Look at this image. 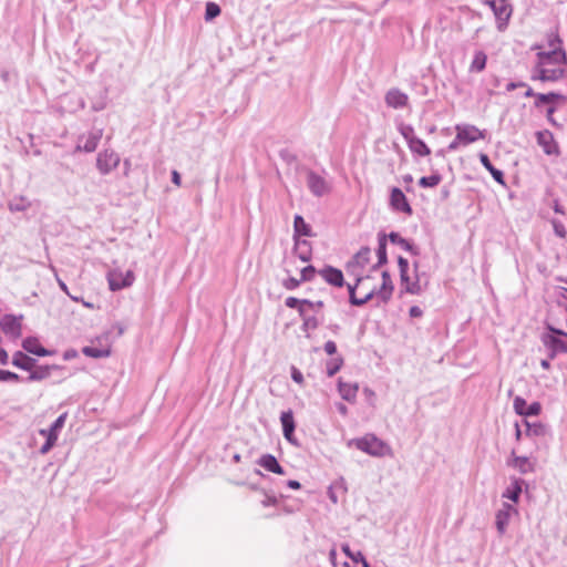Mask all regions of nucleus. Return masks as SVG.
<instances>
[{
	"label": "nucleus",
	"instance_id": "a18cd8bd",
	"mask_svg": "<svg viewBox=\"0 0 567 567\" xmlns=\"http://www.w3.org/2000/svg\"><path fill=\"white\" fill-rule=\"evenodd\" d=\"M342 551L349 557L351 558L354 563H363V560H365L364 556L362 555L361 551H358V553H352L350 550V547L349 545H342Z\"/></svg>",
	"mask_w": 567,
	"mask_h": 567
},
{
	"label": "nucleus",
	"instance_id": "49530a36",
	"mask_svg": "<svg viewBox=\"0 0 567 567\" xmlns=\"http://www.w3.org/2000/svg\"><path fill=\"white\" fill-rule=\"evenodd\" d=\"M375 296L378 297V290H377V288H373L363 298H358L357 300H352V305L358 306V307L363 306L367 302H369L370 300H372V298Z\"/></svg>",
	"mask_w": 567,
	"mask_h": 567
},
{
	"label": "nucleus",
	"instance_id": "c03bdc74",
	"mask_svg": "<svg viewBox=\"0 0 567 567\" xmlns=\"http://www.w3.org/2000/svg\"><path fill=\"white\" fill-rule=\"evenodd\" d=\"M220 14V8L214 2H207L205 10V19L207 21L215 19Z\"/></svg>",
	"mask_w": 567,
	"mask_h": 567
},
{
	"label": "nucleus",
	"instance_id": "f257e3e1",
	"mask_svg": "<svg viewBox=\"0 0 567 567\" xmlns=\"http://www.w3.org/2000/svg\"><path fill=\"white\" fill-rule=\"evenodd\" d=\"M560 42V39L556 37L554 40L549 41L550 51L537 53V63L530 75L533 81L557 82L564 78L567 55L566 52L558 47Z\"/></svg>",
	"mask_w": 567,
	"mask_h": 567
},
{
	"label": "nucleus",
	"instance_id": "ddd939ff",
	"mask_svg": "<svg viewBox=\"0 0 567 567\" xmlns=\"http://www.w3.org/2000/svg\"><path fill=\"white\" fill-rule=\"evenodd\" d=\"M280 422L282 425L284 437L291 444L298 446L297 439L295 437L296 423L291 410L285 411L280 415Z\"/></svg>",
	"mask_w": 567,
	"mask_h": 567
},
{
	"label": "nucleus",
	"instance_id": "a19ab883",
	"mask_svg": "<svg viewBox=\"0 0 567 567\" xmlns=\"http://www.w3.org/2000/svg\"><path fill=\"white\" fill-rule=\"evenodd\" d=\"M50 375V367H38L37 369H32L31 373L28 378L29 381H40L47 379Z\"/></svg>",
	"mask_w": 567,
	"mask_h": 567
},
{
	"label": "nucleus",
	"instance_id": "3c124183",
	"mask_svg": "<svg viewBox=\"0 0 567 567\" xmlns=\"http://www.w3.org/2000/svg\"><path fill=\"white\" fill-rule=\"evenodd\" d=\"M19 375L8 370H0V382L19 381Z\"/></svg>",
	"mask_w": 567,
	"mask_h": 567
},
{
	"label": "nucleus",
	"instance_id": "09e8293b",
	"mask_svg": "<svg viewBox=\"0 0 567 567\" xmlns=\"http://www.w3.org/2000/svg\"><path fill=\"white\" fill-rule=\"evenodd\" d=\"M317 270L313 266H307L301 270V281H310L315 277Z\"/></svg>",
	"mask_w": 567,
	"mask_h": 567
},
{
	"label": "nucleus",
	"instance_id": "c85d7f7f",
	"mask_svg": "<svg viewBox=\"0 0 567 567\" xmlns=\"http://www.w3.org/2000/svg\"><path fill=\"white\" fill-rule=\"evenodd\" d=\"M12 364L22 370L31 371L34 368L35 360L18 351L13 355Z\"/></svg>",
	"mask_w": 567,
	"mask_h": 567
},
{
	"label": "nucleus",
	"instance_id": "6e6d98bb",
	"mask_svg": "<svg viewBox=\"0 0 567 567\" xmlns=\"http://www.w3.org/2000/svg\"><path fill=\"white\" fill-rule=\"evenodd\" d=\"M277 503H278L277 497L274 495H269V494H266L265 498L261 501V504L265 507L275 506V505H277Z\"/></svg>",
	"mask_w": 567,
	"mask_h": 567
},
{
	"label": "nucleus",
	"instance_id": "4be33fe9",
	"mask_svg": "<svg viewBox=\"0 0 567 567\" xmlns=\"http://www.w3.org/2000/svg\"><path fill=\"white\" fill-rule=\"evenodd\" d=\"M394 286L391 276L388 271H382V285L378 290V297L383 301L388 302L393 292Z\"/></svg>",
	"mask_w": 567,
	"mask_h": 567
},
{
	"label": "nucleus",
	"instance_id": "4468645a",
	"mask_svg": "<svg viewBox=\"0 0 567 567\" xmlns=\"http://www.w3.org/2000/svg\"><path fill=\"white\" fill-rule=\"evenodd\" d=\"M390 205L396 212H402V213H405L408 215L412 214V208H411V206H410V204H409V202L406 199V196L398 187H393L391 189Z\"/></svg>",
	"mask_w": 567,
	"mask_h": 567
},
{
	"label": "nucleus",
	"instance_id": "f03ea898",
	"mask_svg": "<svg viewBox=\"0 0 567 567\" xmlns=\"http://www.w3.org/2000/svg\"><path fill=\"white\" fill-rule=\"evenodd\" d=\"M352 444H354L358 450L375 457H381L390 453V447L373 434H367L363 437L353 440Z\"/></svg>",
	"mask_w": 567,
	"mask_h": 567
},
{
	"label": "nucleus",
	"instance_id": "774afa93",
	"mask_svg": "<svg viewBox=\"0 0 567 567\" xmlns=\"http://www.w3.org/2000/svg\"><path fill=\"white\" fill-rule=\"evenodd\" d=\"M58 284H59V287L60 289L65 292L66 295H69V288L66 286V284L64 281H62L61 279H58Z\"/></svg>",
	"mask_w": 567,
	"mask_h": 567
},
{
	"label": "nucleus",
	"instance_id": "de8ad7c7",
	"mask_svg": "<svg viewBox=\"0 0 567 567\" xmlns=\"http://www.w3.org/2000/svg\"><path fill=\"white\" fill-rule=\"evenodd\" d=\"M302 305L309 309V313L318 312L323 307V301H310L308 299H303Z\"/></svg>",
	"mask_w": 567,
	"mask_h": 567
},
{
	"label": "nucleus",
	"instance_id": "393cba45",
	"mask_svg": "<svg viewBox=\"0 0 567 567\" xmlns=\"http://www.w3.org/2000/svg\"><path fill=\"white\" fill-rule=\"evenodd\" d=\"M359 386L357 383H347L339 380L338 391L341 398L348 402H354Z\"/></svg>",
	"mask_w": 567,
	"mask_h": 567
},
{
	"label": "nucleus",
	"instance_id": "473e14b6",
	"mask_svg": "<svg viewBox=\"0 0 567 567\" xmlns=\"http://www.w3.org/2000/svg\"><path fill=\"white\" fill-rule=\"evenodd\" d=\"M378 255V262L372 267L373 269H377L379 266H382L386 264L388 257H386V236L385 235H379V245L377 249Z\"/></svg>",
	"mask_w": 567,
	"mask_h": 567
},
{
	"label": "nucleus",
	"instance_id": "37998d69",
	"mask_svg": "<svg viewBox=\"0 0 567 567\" xmlns=\"http://www.w3.org/2000/svg\"><path fill=\"white\" fill-rule=\"evenodd\" d=\"M355 277L354 285L348 284V291H349V301L352 305V300H357L355 296V289L359 287L360 284H362L365 279H369V276H362V275H353Z\"/></svg>",
	"mask_w": 567,
	"mask_h": 567
},
{
	"label": "nucleus",
	"instance_id": "e2e57ef3",
	"mask_svg": "<svg viewBox=\"0 0 567 567\" xmlns=\"http://www.w3.org/2000/svg\"><path fill=\"white\" fill-rule=\"evenodd\" d=\"M460 145H463V141H457V135H456L455 138L450 143L449 150L455 151Z\"/></svg>",
	"mask_w": 567,
	"mask_h": 567
},
{
	"label": "nucleus",
	"instance_id": "72a5a7b5",
	"mask_svg": "<svg viewBox=\"0 0 567 567\" xmlns=\"http://www.w3.org/2000/svg\"><path fill=\"white\" fill-rule=\"evenodd\" d=\"M82 352L84 355L95 359L107 358L111 354V350L107 347L97 348L93 346H86L82 349Z\"/></svg>",
	"mask_w": 567,
	"mask_h": 567
},
{
	"label": "nucleus",
	"instance_id": "2eb2a0df",
	"mask_svg": "<svg viewBox=\"0 0 567 567\" xmlns=\"http://www.w3.org/2000/svg\"><path fill=\"white\" fill-rule=\"evenodd\" d=\"M398 265L400 269V277L403 284H405V290L412 295H419L421 292V287L417 281H410L408 276L409 262L405 258L399 257Z\"/></svg>",
	"mask_w": 567,
	"mask_h": 567
},
{
	"label": "nucleus",
	"instance_id": "338daca9",
	"mask_svg": "<svg viewBox=\"0 0 567 567\" xmlns=\"http://www.w3.org/2000/svg\"><path fill=\"white\" fill-rule=\"evenodd\" d=\"M337 409L339 413H341L342 415H346L348 413V408L343 403H338Z\"/></svg>",
	"mask_w": 567,
	"mask_h": 567
},
{
	"label": "nucleus",
	"instance_id": "680f3d73",
	"mask_svg": "<svg viewBox=\"0 0 567 567\" xmlns=\"http://www.w3.org/2000/svg\"><path fill=\"white\" fill-rule=\"evenodd\" d=\"M556 109L554 106H549L547 109V120L553 124V125H557L556 121L554 120V113H555Z\"/></svg>",
	"mask_w": 567,
	"mask_h": 567
},
{
	"label": "nucleus",
	"instance_id": "423d86ee",
	"mask_svg": "<svg viewBox=\"0 0 567 567\" xmlns=\"http://www.w3.org/2000/svg\"><path fill=\"white\" fill-rule=\"evenodd\" d=\"M455 131L457 133V141H463V145L474 143L486 137L485 130H480L472 124H457L455 126Z\"/></svg>",
	"mask_w": 567,
	"mask_h": 567
},
{
	"label": "nucleus",
	"instance_id": "8fccbe9b",
	"mask_svg": "<svg viewBox=\"0 0 567 567\" xmlns=\"http://www.w3.org/2000/svg\"><path fill=\"white\" fill-rule=\"evenodd\" d=\"M400 132L408 142V144L410 143V141H412V138L416 137L414 135V128L411 125H402Z\"/></svg>",
	"mask_w": 567,
	"mask_h": 567
},
{
	"label": "nucleus",
	"instance_id": "1a4fd4ad",
	"mask_svg": "<svg viewBox=\"0 0 567 567\" xmlns=\"http://www.w3.org/2000/svg\"><path fill=\"white\" fill-rule=\"evenodd\" d=\"M307 185L311 194L317 197L327 195L331 189L329 183L313 171L307 173Z\"/></svg>",
	"mask_w": 567,
	"mask_h": 567
},
{
	"label": "nucleus",
	"instance_id": "cd10ccee",
	"mask_svg": "<svg viewBox=\"0 0 567 567\" xmlns=\"http://www.w3.org/2000/svg\"><path fill=\"white\" fill-rule=\"evenodd\" d=\"M480 162L492 174L493 178L497 183H499L502 185L505 184L503 172L493 166V164L489 161V157L486 154H484V153L480 154Z\"/></svg>",
	"mask_w": 567,
	"mask_h": 567
},
{
	"label": "nucleus",
	"instance_id": "0e129e2a",
	"mask_svg": "<svg viewBox=\"0 0 567 567\" xmlns=\"http://www.w3.org/2000/svg\"><path fill=\"white\" fill-rule=\"evenodd\" d=\"M172 182L176 185V186H181V175L177 171H173L172 172Z\"/></svg>",
	"mask_w": 567,
	"mask_h": 567
},
{
	"label": "nucleus",
	"instance_id": "4d7b16f0",
	"mask_svg": "<svg viewBox=\"0 0 567 567\" xmlns=\"http://www.w3.org/2000/svg\"><path fill=\"white\" fill-rule=\"evenodd\" d=\"M323 349L329 355H334L337 353V344L331 340L324 343Z\"/></svg>",
	"mask_w": 567,
	"mask_h": 567
},
{
	"label": "nucleus",
	"instance_id": "9d476101",
	"mask_svg": "<svg viewBox=\"0 0 567 567\" xmlns=\"http://www.w3.org/2000/svg\"><path fill=\"white\" fill-rule=\"evenodd\" d=\"M371 256V249L369 247L361 248L353 258L347 262V271L350 275H362L361 269L364 268L369 261Z\"/></svg>",
	"mask_w": 567,
	"mask_h": 567
},
{
	"label": "nucleus",
	"instance_id": "603ef678",
	"mask_svg": "<svg viewBox=\"0 0 567 567\" xmlns=\"http://www.w3.org/2000/svg\"><path fill=\"white\" fill-rule=\"evenodd\" d=\"M300 282H301V279H296L295 277H289L286 280H284L282 286L287 290H295L296 288L299 287Z\"/></svg>",
	"mask_w": 567,
	"mask_h": 567
},
{
	"label": "nucleus",
	"instance_id": "9b49d317",
	"mask_svg": "<svg viewBox=\"0 0 567 567\" xmlns=\"http://www.w3.org/2000/svg\"><path fill=\"white\" fill-rule=\"evenodd\" d=\"M68 417V413H62L49 427V434H51V437L49 439V442H45L41 449V454H47L50 452V450L55 445L59 434L61 430L63 429L65 421Z\"/></svg>",
	"mask_w": 567,
	"mask_h": 567
},
{
	"label": "nucleus",
	"instance_id": "2f4dec72",
	"mask_svg": "<svg viewBox=\"0 0 567 567\" xmlns=\"http://www.w3.org/2000/svg\"><path fill=\"white\" fill-rule=\"evenodd\" d=\"M388 238L392 244L399 245L404 250H406L413 255L419 254L416 247L413 244H411L409 240H406L405 238L401 237L400 234L392 231L388 235Z\"/></svg>",
	"mask_w": 567,
	"mask_h": 567
},
{
	"label": "nucleus",
	"instance_id": "7c9ffc66",
	"mask_svg": "<svg viewBox=\"0 0 567 567\" xmlns=\"http://www.w3.org/2000/svg\"><path fill=\"white\" fill-rule=\"evenodd\" d=\"M526 426L527 436H546L548 434V427L540 422L524 421Z\"/></svg>",
	"mask_w": 567,
	"mask_h": 567
},
{
	"label": "nucleus",
	"instance_id": "412c9836",
	"mask_svg": "<svg viewBox=\"0 0 567 567\" xmlns=\"http://www.w3.org/2000/svg\"><path fill=\"white\" fill-rule=\"evenodd\" d=\"M508 465L516 468L520 474H528L535 472V463L526 456H515L508 461Z\"/></svg>",
	"mask_w": 567,
	"mask_h": 567
},
{
	"label": "nucleus",
	"instance_id": "6e6552de",
	"mask_svg": "<svg viewBox=\"0 0 567 567\" xmlns=\"http://www.w3.org/2000/svg\"><path fill=\"white\" fill-rule=\"evenodd\" d=\"M518 511L517 508L509 504V503H503L502 507L496 512L495 515V525L496 529L499 535H504L507 526L509 524V520L514 515H517Z\"/></svg>",
	"mask_w": 567,
	"mask_h": 567
},
{
	"label": "nucleus",
	"instance_id": "bf43d9fd",
	"mask_svg": "<svg viewBox=\"0 0 567 567\" xmlns=\"http://www.w3.org/2000/svg\"><path fill=\"white\" fill-rule=\"evenodd\" d=\"M409 313L412 318H419L423 315V311L420 307L417 306H412L409 310Z\"/></svg>",
	"mask_w": 567,
	"mask_h": 567
},
{
	"label": "nucleus",
	"instance_id": "7ed1b4c3",
	"mask_svg": "<svg viewBox=\"0 0 567 567\" xmlns=\"http://www.w3.org/2000/svg\"><path fill=\"white\" fill-rule=\"evenodd\" d=\"M548 333H544L542 341L550 351V359H554L559 353H567V343L560 338L566 337L567 333L560 329L553 327L551 324L546 326Z\"/></svg>",
	"mask_w": 567,
	"mask_h": 567
},
{
	"label": "nucleus",
	"instance_id": "69168bd1",
	"mask_svg": "<svg viewBox=\"0 0 567 567\" xmlns=\"http://www.w3.org/2000/svg\"><path fill=\"white\" fill-rule=\"evenodd\" d=\"M287 485L288 487L292 488V489H299L300 488V483L298 481H295V480H289L287 482Z\"/></svg>",
	"mask_w": 567,
	"mask_h": 567
},
{
	"label": "nucleus",
	"instance_id": "a878e982",
	"mask_svg": "<svg viewBox=\"0 0 567 567\" xmlns=\"http://www.w3.org/2000/svg\"><path fill=\"white\" fill-rule=\"evenodd\" d=\"M299 316L302 319L301 329L303 331L315 330L320 324V320L315 315L309 313V309L305 306L299 309Z\"/></svg>",
	"mask_w": 567,
	"mask_h": 567
},
{
	"label": "nucleus",
	"instance_id": "c756f323",
	"mask_svg": "<svg viewBox=\"0 0 567 567\" xmlns=\"http://www.w3.org/2000/svg\"><path fill=\"white\" fill-rule=\"evenodd\" d=\"M295 254L300 260L309 261L311 258V248L309 241L306 239H296Z\"/></svg>",
	"mask_w": 567,
	"mask_h": 567
},
{
	"label": "nucleus",
	"instance_id": "f704fd0d",
	"mask_svg": "<svg viewBox=\"0 0 567 567\" xmlns=\"http://www.w3.org/2000/svg\"><path fill=\"white\" fill-rule=\"evenodd\" d=\"M31 206V203L24 196H16L9 203L10 212H24Z\"/></svg>",
	"mask_w": 567,
	"mask_h": 567
},
{
	"label": "nucleus",
	"instance_id": "13d9d810",
	"mask_svg": "<svg viewBox=\"0 0 567 567\" xmlns=\"http://www.w3.org/2000/svg\"><path fill=\"white\" fill-rule=\"evenodd\" d=\"M291 379L299 384L303 382L302 373L295 367L291 368Z\"/></svg>",
	"mask_w": 567,
	"mask_h": 567
},
{
	"label": "nucleus",
	"instance_id": "20e7f679",
	"mask_svg": "<svg viewBox=\"0 0 567 567\" xmlns=\"http://www.w3.org/2000/svg\"><path fill=\"white\" fill-rule=\"evenodd\" d=\"M486 3L491 7L496 18L497 29L504 31L507 27L508 20L512 16V7L507 0H487Z\"/></svg>",
	"mask_w": 567,
	"mask_h": 567
},
{
	"label": "nucleus",
	"instance_id": "c9c22d12",
	"mask_svg": "<svg viewBox=\"0 0 567 567\" xmlns=\"http://www.w3.org/2000/svg\"><path fill=\"white\" fill-rule=\"evenodd\" d=\"M557 100H565V96L556 92L538 93L535 99V106L539 107L543 104L553 103Z\"/></svg>",
	"mask_w": 567,
	"mask_h": 567
},
{
	"label": "nucleus",
	"instance_id": "5701e85b",
	"mask_svg": "<svg viewBox=\"0 0 567 567\" xmlns=\"http://www.w3.org/2000/svg\"><path fill=\"white\" fill-rule=\"evenodd\" d=\"M258 464L268 472L279 474V475L285 474L282 466L278 463L277 458L271 454L262 455L259 458Z\"/></svg>",
	"mask_w": 567,
	"mask_h": 567
},
{
	"label": "nucleus",
	"instance_id": "dca6fc26",
	"mask_svg": "<svg viewBox=\"0 0 567 567\" xmlns=\"http://www.w3.org/2000/svg\"><path fill=\"white\" fill-rule=\"evenodd\" d=\"M0 328L6 334L13 339L21 336V321L20 318L14 316L6 315L0 321Z\"/></svg>",
	"mask_w": 567,
	"mask_h": 567
},
{
	"label": "nucleus",
	"instance_id": "4c0bfd02",
	"mask_svg": "<svg viewBox=\"0 0 567 567\" xmlns=\"http://www.w3.org/2000/svg\"><path fill=\"white\" fill-rule=\"evenodd\" d=\"M409 147L412 153H415L420 156H426L431 153L429 146L419 137L412 138L409 143Z\"/></svg>",
	"mask_w": 567,
	"mask_h": 567
},
{
	"label": "nucleus",
	"instance_id": "ea45409f",
	"mask_svg": "<svg viewBox=\"0 0 567 567\" xmlns=\"http://www.w3.org/2000/svg\"><path fill=\"white\" fill-rule=\"evenodd\" d=\"M343 359L341 357H336L327 361L326 363V372L328 377H333L342 367Z\"/></svg>",
	"mask_w": 567,
	"mask_h": 567
},
{
	"label": "nucleus",
	"instance_id": "f8f14e48",
	"mask_svg": "<svg viewBox=\"0 0 567 567\" xmlns=\"http://www.w3.org/2000/svg\"><path fill=\"white\" fill-rule=\"evenodd\" d=\"M102 138V130H93L87 133V135H83L79 138L78 145L75 147L76 152H94L99 145L100 140Z\"/></svg>",
	"mask_w": 567,
	"mask_h": 567
},
{
	"label": "nucleus",
	"instance_id": "6ab92c4d",
	"mask_svg": "<svg viewBox=\"0 0 567 567\" xmlns=\"http://www.w3.org/2000/svg\"><path fill=\"white\" fill-rule=\"evenodd\" d=\"M385 104L392 109H403L409 103V96L399 89H391L384 96Z\"/></svg>",
	"mask_w": 567,
	"mask_h": 567
},
{
	"label": "nucleus",
	"instance_id": "39448f33",
	"mask_svg": "<svg viewBox=\"0 0 567 567\" xmlns=\"http://www.w3.org/2000/svg\"><path fill=\"white\" fill-rule=\"evenodd\" d=\"M134 279L135 277L132 270L123 272L120 269H112L107 272L109 287L112 291L132 286Z\"/></svg>",
	"mask_w": 567,
	"mask_h": 567
},
{
	"label": "nucleus",
	"instance_id": "a211bd4d",
	"mask_svg": "<svg viewBox=\"0 0 567 567\" xmlns=\"http://www.w3.org/2000/svg\"><path fill=\"white\" fill-rule=\"evenodd\" d=\"M321 278L333 287H342L344 285L343 274L340 269L332 266H326L318 271Z\"/></svg>",
	"mask_w": 567,
	"mask_h": 567
},
{
	"label": "nucleus",
	"instance_id": "b1692460",
	"mask_svg": "<svg viewBox=\"0 0 567 567\" xmlns=\"http://www.w3.org/2000/svg\"><path fill=\"white\" fill-rule=\"evenodd\" d=\"M524 481L520 478H512L509 486L504 491L503 497L517 503L522 494Z\"/></svg>",
	"mask_w": 567,
	"mask_h": 567
},
{
	"label": "nucleus",
	"instance_id": "052dcab7",
	"mask_svg": "<svg viewBox=\"0 0 567 567\" xmlns=\"http://www.w3.org/2000/svg\"><path fill=\"white\" fill-rule=\"evenodd\" d=\"M523 86H527L526 83L524 82H509L507 85H506V91L507 92H512L514 91L515 89L517 87H523Z\"/></svg>",
	"mask_w": 567,
	"mask_h": 567
},
{
	"label": "nucleus",
	"instance_id": "f3484780",
	"mask_svg": "<svg viewBox=\"0 0 567 567\" xmlns=\"http://www.w3.org/2000/svg\"><path fill=\"white\" fill-rule=\"evenodd\" d=\"M514 410L517 414L524 415V416H535L540 413L542 406L538 402H533L530 404H527V402L520 398L516 396L514 399Z\"/></svg>",
	"mask_w": 567,
	"mask_h": 567
},
{
	"label": "nucleus",
	"instance_id": "5fc2aeb1",
	"mask_svg": "<svg viewBox=\"0 0 567 567\" xmlns=\"http://www.w3.org/2000/svg\"><path fill=\"white\" fill-rule=\"evenodd\" d=\"M553 226H554L555 234L557 236H559L560 238H564L566 236L565 226L560 221L553 220Z\"/></svg>",
	"mask_w": 567,
	"mask_h": 567
},
{
	"label": "nucleus",
	"instance_id": "e433bc0d",
	"mask_svg": "<svg viewBox=\"0 0 567 567\" xmlns=\"http://www.w3.org/2000/svg\"><path fill=\"white\" fill-rule=\"evenodd\" d=\"M487 55L483 51H476L470 65L471 72H482L486 66Z\"/></svg>",
	"mask_w": 567,
	"mask_h": 567
},
{
	"label": "nucleus",
	"instance_id": "bb28decb",
	"mask_svg": "<svg viewBox=\"0 0 567 567\" xmlns=\"http://www.w3.org/2000/svg\"><path fill=\"white\" fill-rule=\"evenodd\" d=\"M22 347L27 352L39 357H45L51 353L49 350L44 349L35 338L24 339L22 342Z\"/></svg>",
	"mask_w": 567,
	"mask_h": 567
},
{
	"label": "nucleus",
	"instance_id": "864d4df0",
	"mask_svg": "<svg viewBox=\"0 0 567 567\" xmlns=\"http://www.w3.org/2000/svg\"><path fill=\"white\" fill-rule=\"evenodd\" d=\"M302 301H303V299H298V298H296V297H288V298L285 300V305H286L288 308H291V309L297 308V309L299 310L301 307H303Z\"/></svg>",
	"mask_w": 567,
	"mask_h": 567
},
{
	"label": "nucleus",
	"instance_id": "aec40b11",
	"mask_svg": "<svg viewBox=\"0 0 567 567\" xmlns=\"http://www.w3.org/2000/svg\"><path fill=\"white\" fill-rule=\"evenodd\" d=\"M537 143L547 155L558 154V146L549 131H540L536 134Z\"/></svg>",
	"mask_w": 567,
	"mask_h": 567
},
{
	"label": "nucleus",
	"instance_id": "58836bf2",
	"mask_svg": "<svg viewBox=\"0 0 567 567\" xmlns=\"http://www.w3.org/2000/svg\"><path fill=\"white\" fill-rule=\"evenodd\" d=\"M293 228L296 235L310 236L311 228L300 215L295 216Z\"/></svg>",
	"mask_w": 567,
	"mask_h": 567
},
{
	"label": "nucleus",
	"instance_id": "79ce46f5",
	"mask_svg": "<svg viewBox=\"0 0 567 567\" xmlns=\"http://www.w3.org/2000/svg\"><path fill=\"white\" fill-rule=\"evenodd\" d=\"M441 176L439 174H433L430 176H423L419 179V185L421 187H435L441 183Z\"/></svg>",
	"mask_w": 567,
	"mask_h": 567
},
{
	"label": "nucleus",
	"instance_id": "0eeeda50",
	"mask_svg": "<svg viewBox=\"0 0 567 567\" xmlns=\"http://www.w3.org/2000/svg\"><path fill=\"white\" fill-rule=\"evenodd\" d=\"M120 162L121 158L117 153L105 150L99 153L96 157V167L102 175H107L118 166Z\"/></svg>",
	"mask_w": 567,
	"mask_h": 567
}]
</instances>
